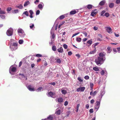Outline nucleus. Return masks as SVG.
<instances>
[{
    "label": "nucleus",
    "instance_id": "f257e3e1",
    "mask_svg": "<svg viewBox=\"0 0 120 120\" xmlns=\"http://www.w3.org/2000/svg\"><path fill=\"white\" fill-rule=\"evenodd\" d=\"M105 59L98 57L97 59L95 60V62L97 65L100 66L103 63Z\"/></svg>",
    "mask_w": 120,
    "mask_h": 120
},
{
    "label": "nucleus",
    "instance_id": "f03ea898",
    "mask_svg": "<svg viewBox=\"0 0 120 120\" xmlns=\"http://www.w3.org/2000/svg\"><path fill=\"white\" fill-rule=\"evenodd\" d=\"M18 45L16 43H14L13 44L10 45V47L12 51L16 49Z\"/></svg>",
    "mask_w": 120,
    "mask_h": 120
},
{
    "label": "nucleus",
    "instance_id": "7ed1b4c3",
    "mask_svg": "<svg viewBox=\"0 0 120 120\" xmlns=\"http://www.w3.org/2000/svg\"><path fill=\"white\" fill-rule=\"evenodd\" d=\"M18 33L19 35L21 37H23L24 36V34L23 30L21 29H19L18 30Z\"/></svg>",
    "mask_w": 120,
    "mask_h": 120
},
{
    "label": "nucleus",
    "instance_id": "20e7f679",
    "mask_svg": "<svg viewBox=\"0 0 120 120\" xmlns=\"http://www.w3.org/2000/svg\"><path fill=\"white\" fill-rule=\"evenodd\" d=\"M13 30L12 29H10L7 30L6 32V34L8 36H10L13 34Z\"/></svg>",
    "mask_w": 120,
    "mask_h": 120
},
{
    "label": "nucleus",
    "instance_id": "39448f33",
    "mask_svg": "<svg viewBox=\"0 0 120 120\" xmlns=\"http://www.w3.org/2000/svg\"><path fill=\"white\" fill-rule=\"evenodd\" d=\"M47 95L49 97H51L54 98H55V93L52 92H50L48 93Z\"/></svg>",
    "mask_w": 120,
    "mask_h": 120
},
{
    "label": "nucleus",
    "instance_id": "423d86ee",
    "mask_svg": "<svg viewBox=\"0 0 120 120\" xmlns=\"http://www.w3.org/2000/svg\"><path fill=\"white\" fill-rule=\"evenodd\" d=\"M100 101H97L96 103V105L95 106V108L96 110L97 111L100 105Z\"/></svg>",
    "mask_w": 120,
    "mask_h": 120
},
{
    "label": "nucleus",
    "instance_id": "0eeeda50",
    "mask_svg": "<svg viewBox=\"0 0 120 120\" xmlns=\"http://www.w3.org/2000/svg\"><path fill=\"white\" fill-rule=\"evenodd\" d=\"M105 54L104 52L100 53L99 55V56L98 57H100L101 58H104L105 59Z\"/></svg>",
    "mask_w": 120,
    "mask_h": 120
},
{
    "label": "nucleus",
    "instance_id": "6e6552de",
    "mask_svg": "<svg viewBox=\"0 0 120 120\" xmlns=\"http://www.w3.org/2000/svg\"><path fill=\"white\" fill-rule=\"evenodd\" d=\"M96 11V9H95L92 11L91 14V15L93 17H94L95 15H96L97 13V12H95V11Z\"/></svg>",
    "mask_w": 120,
    "mask_h": 120
},
{
    "label": "nucleus",
    "instance_id": "1a4fd4ad",
    "mask_svg": "<svg viewBox=\"0 0 120 120\" xmlns=\"http://www.w3.org/2000/svg\"><path fill=\"white\" fill-rule=\"evenodd\" d=\"M27 88L30 91H34V89L33 87L32 88L31 85L28 86Z\"/></svg>",
    "mask_w": 120,
    "mask_h": 120
},
{
    "label": "nucleus",
    "instance_id": "9d476101",
    "mask_svg": "<svg viewBox=\"0 0 120 120\" xmlns=\"http://www.w3.org/2000/svg\"><path fill=\"white\" fill-rule=\"evenodd\" d=\"M61 110L60 109L58 110L57 109L56 110V112L55 114H56L57 115H59L60 114Z\"/></svg>",
    "mask_w": 120,
    "mask_h": 120
},
{
    "label": "nucleus",
    "instance_id": "9b49d317",
    "mask_svg": "<svg viewBox=\"0 0 120 120\" xmlns=\"http://www.w3.org/2000/svg\"><path fill=\"white\" fill-rule=\"evenodd\" d=\"M106 2L105 0H102L99 3V5L101 6H102Z\"/></svg>",
    "mask_w": 120,
    "mask_h": 120
},
{
    "label": "nucleus",
    "instance_id": "f8f14e48",
    "mask_svg": "<svg viewBox=\"0 0 120 120\" xmlns=\"http://www.w3.org/2000/svg\"><path fill=\"white\" fill-rule=\"evenodd\" d=\"M58 52L60 53H62L63 52V50L62 47H60V48L57 49Z\"/></svg>",
    "mask_w": 120,
    "mask_h": 120
},
{
    "label": "nucleus",
    "instance_id": "ddd939ff",
    "mask_svg": "<svg viewBox=\"0 0 120 120\" xmlns=\"http://www.w3.org/2000/svg\"><path fill=\"white\" fill-rule=\"evenodd\" d=\"M97 91H94L93 93V92L91 91L90 93V94L91 95L95 96L97 94Z\"/></svg>",
    "mask_w": 120,
    "mask_h": 120
},
{
    "label": "nucleus",
    "instance_id": "4468645a",
    "mask_svg": "<svg viewBox=\"0 0 120 120\" xmlns=\"http://www.w3.org/2000/svg\"><path fill=\"white\" fill-rule=\"evenodd\" d=\"M77 13V11L75 10H74L71 11L70 12V15H74Z\"/></svg>",
    "mask_w": 120,
    "mask_h": 120
},
{
    "label": "nucleus",
    "instance_id": "2eb2a0df",
    "mask_svg": "<svg viewBox=\"0 0 120 120\" xmlns=\"http://www.w3.org/2000/svg\"><path fill=\"white\" fill-rule=\"evenodd\" d=\"M29 12L30 14V17L31 18H33V14L34 13L33 11L32 10H30L29 11Z\"/></svg>",
    "mask_w": 120,
    "mask_h": 120
},
{
    "label": "nucleus",
    "instance_id": "dca6fc26",
    "mask_svg": "<svg viewBox=\"0 0 120 120\" xmlns=\"http://www.w3.org/2000/svg\"><path fill=\"white\" fill-rule=\"evenodd\" d=\"M58 101L59 103H61L64 100L61 98H58Z\"/></svg>",
    "mask_w": 120,
    "mask_h": 120
},
{
    "label": "nucleus",
    "instance_id": "f3484780",
    "mask_svg": "<svg viewBox=\"0 0 120 120\" xmlns=\"http://www.w3.org/2000/svg\"><path fill=\"white\" fill-rule=\"evenodd\" d=\"M47 119L49 120H52L53 119V115H50L47 118Z\"/></svg>",
    "mask_w": 120,
    "mask_h": 120
},
{
    "label": "nucleus",
    "instance_id": "a211bd4d",
    "mask_svg": "<svg viewBox=\"0 0 120 120\" xmlns=\"http://www.w3.org/2000/svg\"><path fill=\"white\" fill-rule=\"evenodd\" d=\"M86 6L87 8L88 9H90L92 8L93 7V6L91 4H88Z\"/></svg>",
    "mask_w": 120,
    "mask_h": 120
},
{
    "label": "nucleus",
    "instance_id": "6ab92c4d",
    "mask_svg": "<svg viewBox=\"0 0 120 120\" xmlns=\"http://www.w3.org/2000/svg\"><path fill=\"white\" fill-rule=\"evenodd\" d=\"M93 69L95 71H99V68L98 67H93Z\"/></svg>",
    "mask_w": 120,
    "mask_h": 120
},
{
    "label": "nucleus",
    "instance_id": "aec40b11",
    "mask_svg": "<svg viewBox=\"0 0 120 120\" xmlns=\"http://www.w3.org/2000/svg\"><path fill=\"white\" fill-rule=\"evenodd\" d=\"M96 51V48H95L94 50L92 51H90L89 53L90 54H94Z\"/></svg>",
    "mask_w": 120,
    "mask_h": 120
},
{
    "label": "nucleus",
    "instance_id": "412c9836",
    "mask_svg": "<svg viewBox=\"0 0 120 120\" xmlns=\"http://www.w3.org/2000/svg\"><path fill=\"white\" fill-rule=\"evenodd\" d=\"M108 50L107 52L109 53H110L112 51V49H111V47L110 46H108L107 48Z\"/></svg>",
    "mask_w": 120,
    "mask_h": 120
},
{
    "label": "nucleus",
    "instance_id": "4be33fe9",
    "mask_svg": "<svg viewBox=\"0 0 120 120\" xmlns=\"http://www.w3.org/2000/svg\"><path fill=\"white\" fill-rule=\"evenodd\" d=\"M106 30L109 33H110L112 31V29L110 27H107L106 29Z\"/></svg>",
    "mask_w": 120,
    "mask_h": 120
},
{
    "label": "nucleus",
    "instance_id": "5701e85b",
    "mask_svg": "<svg viewBox=\"0 0 120 120\" xmlns=\"http://www.w3.org/2000/svg\"><path fill=\"white\" fill-rule=\"evenodd\" d=\"M16 7L20 9H22L23 8V6L21 4H20L19 5L17 6Z\"/></svg>",
    "mask_w": 120,
    "mask_h": 120
},
{
    "label": "nucleus",
    "instance_id": "b1692460",
    "mask_svg": "<svg viewBox=\"0 0 120 120\" xmlns=\"http://www.w3.org/2000/svg\"><path fill=\"white\" fill-rule=\"evenodd\" d=\"M30 2L28 1H26L24 4V7H26V6L29 4Z\"/></svg>",
    "mask_w": 120,
    "mask_h": 120
},
{
    "label": "nucleus",
    "instance_id": "393cba45",
    "mask_svg": "<svg viewBox=\"0 0 120 120\" xmlns=\"http://www.w3.org/2000/svg\"><path fill=\"white\" fill-rule=\"evenodd\" d=\"M87 43L89 44L90 45L92 43V39L88 41L87 42Z\"/></svg>",
    "mask_w": 120,
    "mask_h": 120
},
{
    "label": "nucleus",
    "instance_id": "a878e982",
    "mask_svg": "<svg viewBox=\"0 0 120 120\" xmlns=\"http://www.w3.org/2000/svg\"><path fill=\"white\" fill-rule=\"evenodd\" d=\"M114 4L112 3H111L109 5V7L110 8H112L114 6Z\"/></svg>",
    "mask_w": 120,
    "mask_h": 120
},
{
    "label": "nucleus",
    "instance_id": "bb28decb",
    "mask_svg": "<svg viewBox=\"0 0 120 120\" xmlns=\"http://www.w3.org/2000/svg\"><path fill=\"white\" fill-rule=\"evenodd\" d=\"M16 70V68L15 67H12L11 69V71L12 72H15Z\"/></svg>",
    "mask_w": 120,
    "mask_h": 120
},
{
    "label": "nucleus",
    "instance_id": "cd10ccee",
    "mask_svg": "<svg viewBox=\"0 0 120 120\" xmlns=\"http://www.w3.org/2000/svg\"><path fill=\"white\" fill-rule=\"evenodd\" d=\"M64 15H61L59 17V18L60 20L64 19L65 18Z\"/></svg>",
    "mask_w": 120,
    "mask_h": 120
},
{
    "label": "nucleus",
    "instance_id": "c85d7f7f",
    "mask_svg": "<svg viewBox=\"0 0 120 120\" xmlns=\"http://www.w3.org/2000/svg\"><path fill=\"white\" fill-rule=\"evenodd\" d=\"M23 15L24 14V15H26V16H28L29 15H28L29 13H28V11H26L24 12H23Z\"/></svg>",
    "mask_w": 120,
    "mask_h": 120
},
{
    "label": "nucleus",
    "instance_id": "c756f323",
    "mask_svg": "<svg viewBox=\"0 0 120 120\" xmlns=\"http://www.w3.org/2000/svg\"><path fill=\"white\" fill-rule=\"evenodd\" d=\"M81 91L83 92L85 89V87H80Z\"/></svg>",
    "mask_w": 120,
    "mask_h": 120
},
{
    "label": "nucleus",
    "instance_id": "7c9ffc66",
    "mask_svg": "<svg viewBox=\"0 0 120 120\" xmlns=\"http://www.w3.org/2000/svg\"><path fill=\"white\" fill-rule=\"evenodd\" d=\"M81 40L82 39L80 38H76V41L78 42H80L81 41Z\"/></svg>",
    "mask_w": 120,
    "mask_h": 120
},
{
    "label": "nucleus",
    "instance_id": "2f4dec72",
    "mask_svg": "<svg viewBox=\"0 0 120 120\" xmlns=\"http://www.w3.org/2000/svg\"><path fill=\"white\" fill-rule=\"evenodd\" d=\"M61 92L63 94H65L67 93V92L65 90H62Z\"/></svg>",
    "mask_w": 120,
    "mask_h": 120
},
{
    "label": "nucleus",
    "instance_id": "473e14b6",
    "mask_svg": "<svg viewBox=\"0 0 120 120\" xmlns=\"http://www.w3.org/2000/svg\"><path fill=\"white\" fill-rule=\"evenodd\" d=\"M56 48L55 45L53 46L52 47V49L53 51H55L56 50Z\"/></svg>",
    "mask_w": 120,
    "mask_h": 120
},
{
    "label": "nucleus",
    "instance_id": "72a5a7b5",
    "mask_svg": "<svg viewBox=\"0 0 120 120\" xmlns=\"http://www.w3.org/2000/svg\"><path fill=\"white\" fill-rule=\"evenodd\" d=\"M105 12V10H103L102 11H101L100 13L101 15L102 16H104V14Z\"/></svg>",
    "mask_w": 120,
    "mask_h": 120
},
{
    "label": "nucleus",
    "instance_id": "f704fd0d",
    "mask_svg": "<svg viewBox=\"0 0 120 120\" xmlns=\"http://www.w3.org/2000/svg\"><path fill=\"white\" fill-rule=\"evenodd\" d=\"M100 73L101 75H103L104 74L105 72L103 70H102L100 72Z\"/></svg>",
    "mask_w": 120,
    "mask_h": 120
},
{
    "label": "nucleus",
    "instance_id": "c9c22d12",
    "mask_svg": "<svg viewBox=\"0 0 120 120\" xmlns=\"http://www.w3.org/2000/svg\"><path fill=\"white\" fill-rule=\"evenodd\" d=\"M38 7L39 9H41L43 8L42 5L41 4H40L38 5Z\"/></svg>",
    "mask_w": 120,
    "mask_h": 120
},
{
    "label": "nucleus",
    "instance_id": "e433bc0d",
    "mask_svg": "<svg viewBox=\"0 0 120 120\" xmlns=\"http://www.w3.org/2000/svg\"><path fill=\"white\" fill-rule=\"evenodd\" d=\"M56 62L59 64H60L61 62V60L60 59H57L56 60Z\"/></svg>",
    "mask_w": 120,
    "mask_h": 120
},
{
    "label": "nucleus",
    "instance_id": "4c0bfd02",
    "mask_svg": "<svg viewBox=\"0 0 120 120\" xmlns=\"http://www.w3.org/2000/svg\"><path fill=\"white\" fill-rule=\"evenodd\" d=\"M23 42V41L22 40H20L19 41V42L20 44H22Z\"/></svg>",
    "mask_w": 120,
    "mask_h": 120
},
{
    "label": "nucleus",
    "instance_id": "58836bf2",
    "mask_svg": "<svg viewBox=\"0 0 120 120\" xmlns=\"http://www.w3.org/2000/svg\"><path fill=\"white\" fill-rule=\"evenodd\" d=\"M5 14V12L1 10L0 11V14Z\"/></svg>",
    "mask_w": 120,
    "mask_h": 120
},
{
    "label": "nucleus",
    "instance_id": "ea45409f",
    "mask_svg": "<svg viewBox=\"0 0 120 120\" xmlns=\"http://www.w3.org/2000/svg\"><path fill=\"white\" fill-rule=\"evenodd\" d=\"M42 89V87H40L37 89V90L38 91H41V90Z\"/></svg>",
    "mask_w": 120,
    "mask_h": 120
},
{
    "label": "nucleus",
    "instance_id": "a19ab883",
    "mask_svg": "<svg viewBox=\"0 0 120 120\" xmlns=\"http://www.w3.org/2000/svg\"><path fill=\"white\" fill-rule=\"evenodd\" d=\"M63 46L65 49H66L68 48V46L66 44H64L63 45Z\"/></svg>",
    "mask_w": 120,
    "mask_h": 120
},
{
    "label": "nucleus",
    "instance_id": "79ce46f5",
    "mask_svg": "<svg viewBox=\"0 0 120 120\" xmlns=\"http://www.w3.org/2000/svg\"><path fill=\"white\" fill-rule=\"evenodd\" d=\"M0 16L1 18L3 19H4L5 17V16L4 15H0Z\"/></svg>",
    "mask_w": 120,
    "mask_h": 120
},
{
    "label": "nucleus",
    "instance_id": "37998d69",
    "mask_svg": "<svg viewBox=\"0 0 120 120\" xmlns=\"http://www.w3.org/2000/svg\"><path fill=\"white\" fill-rule=\"evenodd\" d=\"M84 78L86 80H88L89 79V77L88 75H86L85 76Z\"/></svg>",
    "mask_w": 120,
    "mask_h": 120
},
{
    "label": "nucleus",
    "instance_id": "c03bdc74",
    "mask_svg": "<svg viewBox=\"0 0 120 120\" xmlns=\"http://www.w3.org/2000/svg\"><path fill=\"white\" fill-rule=\"evenodd\" d=\"M12 9L11 7H8L7 9V11H10Z\"/></svg>",
    "mask_w": 120,
    "mask_h": 120
},
{
    "label": "nucleus",
    "instance_id": "a18cd8bd",
    "mask_svg": "<svg viewBox=\"0 0 120 120\" xmlns=\"http://www.w3.org/2000/svg\"><path fill=\"white\" fill-rule=\"evenodd\" d=\"M70 113V112L69 111H68L67 112L66 114V116H67L68 117L69 116Z\"/></svg>",
    "mask_w": 120,
    "mask_h": 120
},
{
    "label": "nucleus",
    "instance_id": "49530a36",
    "mask_svg": "<svg viewBox=\"0 0 120 120\" xmlns=\"http://www.w3.org/2000/svg\"><path fill=\"white\" fill-rule=\"evenodd\" d=\"M19 75H21V76L22 77V78H25V76L23 74H19Z\"/></svg>",
    "mask_w": 120,
    "mask_h": 120
},
{
    "label": "nucleus",
    "instance_id": "de8ad7c7",
    "mask_svg": "<svg viewBox=\"0 0 120 120\" xmlns=\"http://www.w3.org/2000/svg\"><path fill=\"white\" fill-rule=\"evenodd\" d=\"M36 56L37 57H42V56L41 55L39 54H37L36 55Z\"/></svg>",
    "mask_w": 120,
    "mask_h": 120
},
{
    "label": "nucleus",
    "instance_id": "09e8293b",
    "mask_svg": "<svg viewBox=\"0 0 120 120\" xmlns=\"http://www.w3.org/2000/svg\"><path fill=\"white\" fill-rule=\"evenodd\" d=\"M78 80L81 82L83 81V80L81 79V77H78Z\"/></svg>",
    "mask_w": 120,
    "mask_h": 120
},
{
    "label": "nucleus",
    "instance_id": "8fccbe9b",
    "mask_svg": "<svg viewBox=\"0 0 120 120\" xmlns=\"http://www.w3.org/2000/svg\"><path fill=\"white\" fill-rule=\"evenodd\" d=\"M106 17H108L109 15V14L108 13H105V15H104Z\"/></svg>",
    "mask_w": 120,
    "mask_h": 120
},
{
    "label": "nucleus",
    "instance_id": "3c124183",
    "mask_svg": "<svg viewBox=\"0 0 120 120\" xmlns=\"http://www.w3.org/2000/svg\"><path fill=\"white\" fill-rule=\"evenodd\" d=\"M40 13V11L39 10H38L37 11L36 13V15H38Z\"/></svg>",
    "mask_w": 120,
    "mask_h": 120
},
{
    "label": "nucleus",
    "instance_id": "603ef678",
    "mask_svg": "<svg viewBox=\"0 0 120 120\" xmlns=\"http://www.w3.org/2000/svg\"><path fill=\"white\" fill-rule=\"evenodd\" d=\"M72 54V52L71 51H70L68 52V55L69 56H71Z\"/></svg>",
    "mask_w": 120,
    "mask_h": 120
},
{
    "label": "nucleus",
    "instance_id": "864d4df0",
    "mask_svg": "<svg viewBox=\"0 0 120 120\" xmlns=\"http://www.w3.org/2000/svg\"><path fill=\"white\" fill-rule=\"evenodd\" d=\"M79 32H77V33H75L74 34H73L72 35V37H74V36L78 35V34H79Z\"/></svg>",
    "mask_w": 120,
    "mask_h": 120
},
{
    "label": "nucleus",
    "instance_id": "5fc2aeb1",
    "mask_svg": "<svg viewBox=\"0 0 120 120\" xmlns=\"http://www.w3.org/2000/svg\"><path fill=\"white\" fill-rule=\"evenodd\" d=\"M116 4H119L120 3V0H116Z\"/></svg>",
    "mask_w": 120,
    "mask_h": 120
},
{
    "label": "nucleus",
    "instance_id": "6e6d98bb",
    "mask_svg": "<svg viewBox=\"0 0 120 120\" xmlns=\"http://www.w3.org/2000/svg\"><path fill=\"white\" fill-rule=\"evenodd\" d=\"M93 86H94L93 84L92 83H90V87L91 88H92L93 87Z\"/></svg>",
    "mask_w": 120,
    "mask_h": 120
},
{
    "label": "nucleus",
    "instance_id": "4d7b16f0",
    "mask_svg": "<svg viewBox=\"0 0 120 120\" xmlns=\"http://www.w3.org/2000/svg\"><path fill=\"white\" fill-rule=\"evenodd\" d=\"M89 112L90 113H92L93 112V109H90L89 110Z\"/></svg>",
    "mask_w": 120,
    "mask_h": 120
},
{
    "label": "nucleus",
    "instance_id": "13d9d810",
    "mask_svg": "<svg viewBox=\"0 0 120 120\" xmlns=\"http://www.w3.org/2000/svg\"><path fill=\"white\" fill-rule=\"evenodd\" d=\"M75 56L77 57H78V59L79 58H80L81 57V56L79 54H76L75 55Z\"/></svg>",
    "mask_w": 120,
    "mask_h": 120
},
{
    "label": "nucleus",
    "instance_id": "bf43d9fd",
    "mask_svg": "<svg viewBox=\"0 0 120 120\" xmlns=\"http://www.w3.org/2000/svg\"><path fill=\"white\" fill-rule=\"evenodd\" d=\"M19 11L18 10H14V12L15 13H17Z\"/></svg>",
    "mask_w": 120,
    "mask_h": 120
},
{
    "label": "nucleus",
    "instance_id": "052dcab7",
    "mask_svg": "<svg viewBox=\"0 0 120 120\" xmlns=\"http://www.w3.org/2000/svg\"><path fill=\"white\" fill-rule=\"evenodd\" d=\"M54 42L52 40H51V42L49 43V44L50 45H52L53 44Z\"/></svg>",
    "mask_w": 120,
    "mask_h": 120
},
{
    "label": "nucleus",
    "instance_id": "680f3d73",
    "mask_svg": "<svg viewBox=\"0 0 120 120\" xmlns=\"http://www.w3.org/2000/svg\"><path fill=\"white\" fill-rule=\"evenodd\" d=\"M68 104V101H66L64 102V105L65 106H67Z\"/></svg>",
    "mask_w": 120,
    "mask_h": 120
},
{
    "label": "nucleus",
    "instance_id": "e2e57ef3",
    "mask_svg": "<svg viewBox=\"0 0 120 120\" xmlns=\"http://www.w3.org/2000/svg\"><path fill=\"white\" fill-rule=\"evenodd\" d=\"M49 84H51L54 86L55 84V82H51L49 83Z\"/></svg>",
    "mask_w": 120,
    "mask_h": 120
},
{
    "label": "nucleus",
    "instance_id": "0e129e2a",
    "mask_svg": "<svg viewBox=\"0 0 120 120\" xmlns=\"http://www.w3.org/2000/svg\"><path fill=\"white\" fill-rule=\"evenodd\" d=\"M95 30H97L98 29V28L97 27L94 26L93 28Z\"/></svg>",
    "mask_w": 120,
    "mask_h": 120
},
{
    "label": "nucleus",
    "instance_id": "69168bd1",
    "mask_svg": "<svg viewBox=\"0 0 120 120\" xmlns=\"http://www.w3.org/2000/svg\"><path fill=\"white\" fill-rule=\"evenodd\" d=\"M117 49L118 50V52L119 53H120V47L117 48Z\"/></svg>",
    "mask_w": 120,
    "mask_h": 120
},
{
    "label": "nucleus",
    "instance_id": "338daca9",
    "mask_svg": "<svg viewBox=\"0 0 120 120\" xmlns=\"http://www.w3.org/2000/svg\"><path fill=\"white\" fill-rule=\"evenodd\" d=\"M52 39H54V38L55 37V36L54 34H53L52 35Z\"/></svg>",
    "mask_w": 120,
    "mask_h": 120
},
{
    "label": "nucleus",
    "instance_id": "774afa93",
    "mask_svg": "<svg viewBox=\"0 0 120 120\" xmlns=\"http://www.w3.org/2000/svg\"><path fill=\"white\" fill-rule=\"evenodd\" d=\"M94 101L93 99L91 100L90 101V103L91 104H93Z\"/></svg>",
    "mask_w": 120,
    "mask_h": 120
}]
</instances>
